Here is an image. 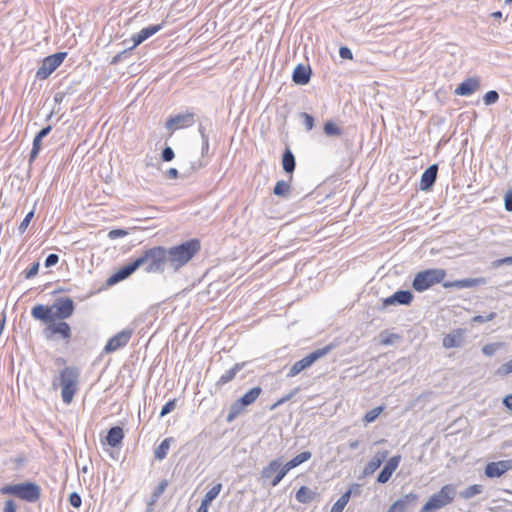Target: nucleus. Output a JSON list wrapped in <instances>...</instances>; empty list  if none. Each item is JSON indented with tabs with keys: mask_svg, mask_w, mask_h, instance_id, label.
Masks as SVG:
<instances>
[{
	"mask_svg": "<svg viewBox=\"0 0 512 512\" xmlns=\"http://www.w3.org/2000/svg\"><path fill=\"white\" fill-rule=\"evenodd\" d=\"M201 248L198 239H190L179 245L166 248V262L167 267L171 268L174 272L185 266Z\"/></svg>",
	"mask_w": 512,
	"mask_h": 512,
	"instance_id": "nucleus-1",
	"label": "nucleus"
},
{
	"mask_svg": "<svg viewBox=\"0 0 512 512\" xmlns=\"http://www.w3.org/2000/svg\"><path fill=\"white\" fill-rule=\"evenodd\" d=\"M165 253V247L154 246L144 249L135 260L138 262V267H143L146 273H163L167 267Z\"/></svg>",
	"mask_w": 512,
	"mask_h": 512,
	"instance_id": "nucleus-2",
	"label": "nucleus"
},
{
	"mask_svg": "<svg viewBox=\"0 0 512 512\" xmlns=\"http://www.w3.org/2000/svg\"><path fill=\"white\" fill-rule=\"evenodd\" d=\"M2 495H12L28 503H35L41 497V488L34 482L7 484L0 488Z\"/></svg>",
	"mask_w": 512,
	"mask_h": 512,
	"instance_id": "nucleus-3",
	"label": "nucleus"
},
{
	"mask_svg": "<svg viewBox=\"0 0 512 512\" xmlns=\"http://www.w3.org/2000/svg\"><path fill=\"white\" fill-rule=\"evenodd\" d=\"M446 270L431 268L418 272L412 282V287L417 292H423L435 284L443 282Z\"/></svg>",
	"mask_w": 512,
	"mask_h": 512,
	"instance_id": "nucleus-4",
	"label": "nucleus"
},
{
	"mask_svg": "<svg viewBox=\"0 0 512 512\" xmlns=\"http://www.w3.org/2000/svg\"><path fill=\"white\" fill-rule=\"evenodd\" d=\"M79 369L76 367H65L60 372V385H61V396L64 403L69 404L76 391H77V383L79 379Z\"/></svg>",
	"mask_w": 512,
	"mask_h": 512,
	"instance_id": "nucleus-5",
	"label": "nucleus"
},
{
	"mask_svg": "<svg viewBox=\"0 0 512 512\" xmlns=\"http://www.w3.org/2000/svg\"><path fill=\"white\" fill-rule=\"evenodd\" d=\"M456 496L455 486L452 484L444 485L440 491L433 494L429 500L422 506L419 512H430L438 510L450 504Z\"/></svg>",
	"mask_w": 512,
	"mask_h": 512,
	"instance_id": "nucleus-6",
	"label": "nucleus"
},
{
	"mask_svg": "<svg viewBox=\"0 0 512 512\" xmlns=\"http://www.w3.org/2000/svg\"><path fill=\"white\" fill-rule=\"evenodd\" d=\"M262 393V388L259 386L251 388L247 391L242 397L237 399L229 409V412L226 417V421L231 423L234 421L239 415H241L245 409V407L253 404L257 398Z\"/></svg>",
	"mask_w": 512,
	"mask_h": 512,
	"instance_id": "nucleus-7",
	"label": "nucleus"
},
{
	"mask_svg": "<svg viewBox=\"0 0 512 512\" xmlns=\"http://www.w3.org/2000/svg\"><path fill=\"white\" fill-rule=\"evenodd\" d=\"M332 349V345H327L325 347L319 348L305 356L299 361H296L287 374L288 377H294L298 375L303 370L309 368L313 363L317 360L328 354Z\"/></svg>",
	"mask_w": 512,
	"mask_h": 512,
	"instance_id": "nucleus-8",
	"label": "nucleus"
},
{
	"mask_svg": "<svg viewBox=\"0 0 512 512\" xmlns=\"http://www.w3.org/2000/svg\"><path fill=\"white\" fill-rule=\"evenodd\" d=\"M66 56V52H57L45 57L36 72V77L41 80L48 78L62 64Z\"/></svg>",
	"mask_w": 512,
	"mask_h": 512,
	"instance_id": "nucleus-9",
	"label": "nucleus"
},
{
	"mask_svg": "<svg viewBox=\"0 0 512 512\" xmlns=\"http://www.w3.org/2000/svg\"><path fill=\"white\" fill-rule=\"evenodd\" d=\"M52 307L55 321L57 319L63 320L69 318L75 310L74 302L69 297L57 298Z\"/></svg>",
	"mask_w": 512,
	"mask_h": 512,
	"instance_id": "nucleus-10",
	"label": "nucleus"
},
{
	"mask_svg": "<svg viewBox=\"0 0 512 512\" xmlns=\"http://www.w3.org/2000/svg\"><path fill=\"white\" fill-rule=\"evenodd\" d=\"M194 123L195 114L193 112H186L170 116L165 123V127L169 130H178L191 127Z\"/></svg>",
	"mask_w": 512,
	"mask_h": 512,
	"instance_id": "nucleus-11",
	"label": "nucleus"
},
{
	"mask_svg": "<svg viewBox=\"0 0 512 512\" xmlns=\"http://www.w3.org/2000/svg\"><path fill=\"white\" fill-rule=\"evenodd\" d=\"M418 506V494L411 492L396 500L387 512H410Z\"/></svg>",
	"mask_w": 512,
	"mask_h": 512,
	"instance_id": "nucleus-12",
	"label": "nucleus"
},
{
	"mask_svg": "<svg viewBox=\"0 0 512 512\" xmlns=\"http://www.w3.org/2000/svg\"><path fill=\"white\" fill-rule=\"evenodd\" d=\"M133 334L132 329H124L111 337L104 347L105 353H112L126 346Z\"/></svg>",
	"mask_w": 512,
	"mask_h": 512,
	"instance_id": "nucleus-13",
	"label": "nucleus"
},
{
	"mask_svg": "<svg viewBox=\"0 0 512 512\" xmlns=\"http://www.w3.org/2000/svg\"><path fill=\"white\" fill-rule=\"evenodd\" d=\"M46 338L50 339L53 335L58 334L62 339L68 341L71 338V327L67 322H52L45 329Z\"/></svg>",
	"mask_w": 512,
	"mask_h": 512,
	"instance_id": "nucleus-14",
	"label": "nucleus"
},
{
	"mask_svg": "<svg viewBox=\"0 0 512 512\" xmlns=\"http://www.w3.org/2000/svg\"><path fill=\"white\" fill-rule=\"evenodd\" d=\"M512 469V460L490 462L485 467V475L488 478H498Z\"/></svg>",
	"mask_w": 512,
	"mask_h": 512,
	"instance_id": "nucleus-15",
	"label": "nucleus"
},
{
	"mask_svg": "<svg viewBox=\"0 0 512 512\" xmlns=\"http://www.w3.org/2000/svg\"><path fill=\"white\" fill-rule=\"evenodd\" d=\"M137 269H139L138 262H136V260L133 259L128 264H126V265L122 266L120 269H118L113 275H111L107 280V284H109V285L116 284V283L128 278Z\"/></svg>",
	"mask_w": 512,
	"mask_h": 512,
	"instance_id": "nucleus-16",
	"label": "nucleus"
},
{
	"mask_svg": "<svg viewBox=\"0 0 512 512\" xmlns=\"http://www.w3.org/2000/svg\"><path fill=\"white\" fill-rule=\"evenodd\" d=\"M487 283L486 278L479 277V278H466V279H460L455 281H445L442 283L444 288H457V289H464V288H472L479 285H485Z\"/></svg>",
	"mask_w": 512,
	"mask_h": 512,
	"instance_id": "nucleus-17",
	"label": "nucleus"
},
{
	"mask_svg": "<svg viewBox=\"0 0 512 512\" xmlns=\"http://www.w3.org/2000/svg\"><path fill=\"white\" fill-rule=\"evenodd\" d=\"M413 301V294L409 290H398L383 300V307L390 305H409Z\"/></svg>",
	"mask_w": 512,
	"mask_h": 512,
	"instance_id": "nucleus-18",
	"label": "nucleus"
},
{
	"mask_svg": "<svg viewBox=\"0 0 512 512\" xmlns=\"http://www.w3.org/2000/svg\"><path fill=\"white\" fill-rule=\"evenodd\" d=\"M400 461H401L400 455H395V456L391 457L386 462V464L384 465V467L382 468L380 473L378 474L377 482L380 484H384V483L388 482L389 479L391 478L392 474L394 473V471L399 466Z\"/></svg>",
	"mask_w": 512,
	"mask_h": 512,
	"instance_id": "nucleus-19",
	"label": "nucleus"
},
{
	"mask_svg": "<svg viewBox=\"0 0 512 512\" xmlns=\"http://www.w3.org/2000/svg\"><path fill=\"white\" fill-rule=\"evenodd\" d=\"M31 315L35 320L48 323V325L55 321L52 306L37 304L32 308Z\"/></svg>",
	"mask_w": 512,
	"mask_h": 512,
	"instance_id": "nucleus-20",
	"label": "nucleus"
},
{
	"mask_svg": "<svg viewBox=\"0 0 512 512\" xmlns=\"http://www.w3.org/2000/svg\"><path fill=\"white\" fill-rule=\"evenodd\" d=\"M438 173V165H430L421 175L420 190L429 191L435 184Z\"/></svg>",
	"mask_w": 512,
	"mask_h": 512,
	"instance_id": "nucleus-21",
	"label": "nucleus"
},
{
	"mask_svg": "<svg viewBox=\"0 0 512 512\" xmlns=\"http://www.w3.org/2000/svg\"><path fill=\"white\" fill-rule=\"evenodd\" d=\"M480 87V80L476 77H470L461 82L455 89V94L460 96H469Z\"/></svg>",
	"mask_w": 512,
	"mask_h": 512,
	"instance_id": "nucleus-22",
	"label": "nucleus"
},
{
	"mask_svg": "<svg viewBox=\"0 0 512 512\" xmlns=\"http://www.w3.org/2000/svg\"><path fill=\"white\" fill-rule=\"evenodd\" d=\"M52 130V126L48 125L42 128L34 137L32 149L29 155V162H33L39 155V152L42 147V140L45 138Z\"/></svg>",
	"mask_w": 512,
	"mask_h": 512,
	"instance_id": "nucleus-23",
	"label": "nucleus"
},
{
	"mask_svg": "<svg viewBox=\"0 0 512 512\" xmlns=\"http://www.w3.org/2000/svg\"><path fill=\"white\" fill-rule=\"evenodd\" d=\"M161 28H162V26L160 24H158V25H151V26L141 29L138 33L134 34L131 37V40L133 41V44L131 46L135 49L138 45L143 43L149 37L156 34Z\"/></svg>",
	"mask_w": 512,
	"mask_h": 512,
	"instance_id": "nucleus-24",
	"label": "nucleus"
},
{
	"mask_svg": "<svg viewBox=\"0 0 512 512\" xmlns=\"http://www.w3.org/2000/svg\"><path fill=\"white\" fill-rule=\"evenodd\" d=\"M464 344V331L456 329L453 332L444 336L442 345L445 348H459Z\"/></svg>",
	"mask_w": 512,
	"mask_h": 512,
	"instance_id": "nucleus-25",
	"label": "nucleus"
},
{
	"mask_svg": "<svg viewBox=\"0 0 512 512\" xmlns=\"http://www.w3.org/2000/svg\"><path fill=\"white\" fill-rule=\"evenodd\" d=\"M388 456V451H378L373 458L365 465L363 469V475L369 476L372 475L377 469L380 468L381 464L386 460Z\"/></svg>",
	"mask_w": 512,
	"mask_h": 512,
	"instance_id": "nucleus-26",
	"label": "nucleus"
},
{
	"mask_svg": "<svg viewBox=\"0 0 512 512\" xmlns=\"http://www.w3.org/2000/svg\"><path fill=\"white\" fill-rule=\"evenodd\" d=\"M311 68L303 64H298L292 74V80L295 84L306 85L311 79Z\"/></svg>",
	"mask_w": 512,
	"mask_h": 512,
	"instance_id": "nucleus-27",
	"label": "nucleus"
},
{
	"mask_svg": "<svg viewBox=\"0 0 512 512\" xmlns=\"http://www.w3.org/2000/svg\"><path fill=\"white\" fill-rule=\"evenodd\" d=\"M124 438V431L120 426H113L108 430L106 443L111 447L119 446Z\"/></svg>",
	"mask_w": 512,
	"mask_h": 512,
	"instance_id": "nucleus-28",
	"label": "nucleus"
},
{
	"mask_svg": "<svg viewBox=\"0 0 512 512\" xmlns=\"http://www.w3.org/2000/svg\"><path fill=\"white\" fill-rule=\"evenodd\" d=\"M245 366V362H242V363H236L232 368H230L229 370H227L224 374H222L219 378V380L217 381V385L218 386H223L227 383H229L230 381H232L236 374L242 370V368Z\"/></svg>",
	"mask_w": 512,
	"mask_h": 512,
	"instance_id": "nucleus-29",
	"label": "nucleus"
},
{
	"mask_svg": "<svg viewBox=\"0 0 512 512\" xmlns=\"http://www.w3.org/2000/svg\"><path fill=\"white\" fill-rule=\"evenodd\" d=\"M282 167L283 170L288 174H292L295 170V156L289 148H286L282 155Z\"/></svg>",
	"mask_w": 512,
	"mask_h": 512,
	"instance_id": "nucleus-30",
	"label": "nucleus"
},
{
	"mask_svg": "<svg viewBox=\"0 0 512 512\" xmlns=\"http://www.w3.org/2000/svg\"><path fill=\"white\" fill-rule=\"evenodd\" d=\"M355 488L358 490L359 486L354 485L350 489H348L345 493H343L340 498L335 502V504L332 506L330 512H342L347 503L349 502V499L352 494V489Z\"/></svg>",
	"mask_w": 512,
	"mask_h": 512,
	"instance_id": "nucleus-31",
	"label": "nucleus"
},
{
	"mask_svg": "<svg viewBox=\"0 0 512 512\" xmlns=\"http://www.w3.org/2000/svg\"><path fill=\"white\" fill-rule=\"evenodd\" d=\"M316 497V493L307 486H301L296 492L295 498L301 503H310Z\"/></svg>",
	"mask_w": 512,
	"mask_h": 512,
	"instance_id": "nucleus-32",
	"label": "nucleus"
},
{
	"mask_svg": "<svg viewBox=\"0 0 512 512\" xmlns=\"http://www.w3.org/2000/svg\"><path fill=\"white\" fill-rule=\"evenodd\" d=\"M280 468V458L272 460L267 466L262 469L261 477L265 480L273 479L276 475L277 469Z\"/></svg>",
	"mask_w": 512,
	"mask_h": 512,
	"instance_id": "nucleus-33",
	"label": "nucleus"
},
{
	"mask_svg": "<svg viewBox=\"0 0 512 512\" xmlns=\"http://www.w3.org/2000/svg\"><path fill=\"white\" fill-rule=\"evenodd\" d=\"M291 187L290 184L284 180L278 181L273 189V193L276 196L282 197V198H288L290 196Z\"/></svg>",
	"mask_w": 512,
	"mask_h": 512,
	"instance_id": "nucleus-34",
	"label": "nucleus"
},
{
	"mask_svg": "<svg viewBox=\"0 0 512 512\" xmlns=\"http://www.w3.org/2000/svg\"><path fill=\"white\" fill-rule=\"evenodd\" d=\"M172 438H165L154 451V457L157 460H163L169 451Z\"/></svg>",
	"mask_w": 512,
	"mask_h": 512,
	"instance_id": "nucleus-35",
	"label": "nucleus"
},
{
	"mask_svg": "<svg viewBox=\"0 0 512 512\" xmlns=\"http://www.w3.org/2000/svg\"><path fill=\"white\" fill-rule=\"evenodd\" d=\"M312 454L310 451H303L293 457L290 461L287 462L288 469H293L300 464L308 461L311 458Z\"/></svg>",
	"mask_w": 512,
	"mask_h": 512,
	"instance_id": "nucleus-36",
	"label": "nucleus"
},
{
	"mask_svg": "<svg viewBox=\"0 0 512 512\" xmlns=\"http://www.w3.org/2000/svg\"><path fill=\"white\" fill-rule=\"evenodd\" d=\"M290 470L291 469H288L287 463L283 465L280 459V468L277 469L276 475L271 480V485L273 487L277 486Z\"/></svg>",
	"mask_w": 512,
	"mask_h": 512,
	"instance_id": "nucleus-37",
	"label": "nucleus"
},
{
	"mask_svg": "<svg viewBox=\"0 0 512 512\" xmlns=\"http://www.w3.org/2000/svg\"><path fill=\"white\" fill-rule=\"evenodd\" d=\"M323 130L327 136H340L342 134L341 128L333 121L325 122Z\"/></svg>",
	"mask_w": 512,
	"mask_h": 512,
	"instance_id": "nucleus-38",
	"label": "nucleus"
},
{
	"mask_svg": "<svg viewBox=\"0 0 512 512\" xmlns=\"http://www.w3.org/2000/svg\"><path fill=\"white\" fill-rule=\"evenodd\" d=\"M222 489L221 483H218L214 485L204 496L203 500L204 502L210 504L220 493Z\"/></svg>",
	"mask_w": 512,
	"mask_h": 512,
	"instance_id": "nucleus-39",
	"label": "nucleus"
},
{
	"mask_svg": "<svg viewBox=\"0 0 512 512\" xmlns=\"http://www.w3.org/2000/svg\"><path fill=\"white\" fill-rule=\"evenodd\" d=\"M483 491V486L482 485H471L469 487H467L462 493V497L465 498V499H469L475 495H478L480 493H482Z\"/></svg>",
	"mask_w": 512,
	"mask_h": 512,
	"instance_id": "nucleus-40",
	"label": "nucleus"
},
{
	"mask_svg": "<svg viewBox=\"0 0 512 512\" xmlns=\"http://www.w3.org/2000/svg\"><path fill=\"white\" fill-rule=\"evenodd\" d=\"M399 339H400V336L398 334L384 332L381 334L380 343H381V345L388 346V345L394 344L395 341L399 340Z\"/></svg>",
	"mask_w": 512,
	"mask_h": 512,
	"instance_id": "nucleus-41",
	"label": "nucleus"
},
{
	"mask_svg": "<svg viewBox=\"0 0 512 512\" xmlns=\"http://www.w3.org/2000/svg\"><path fill=\"white\" fill-rule=\"evenodd\" d=\"M133 49L134 48L132 46H129V47H126L124 50L120 51L118 54H116L112 58L111 64L115 65V64L123 61L125 58H127L131 54Z\"/></svg>",
	"mask_w": 512,
	"mask_h": 512,
	"instance_id": "nucleus-42",
	"label": "nucleus"
},
{
	"mask_svg": "<svg viewBox=\"0 0 512 512\" xmlns=\"http://www.w3.org/2000/svg\"><path fill=\"white\" fill-rule=\"evenodd\" d=\"M511 373H512V359L503 363L501 366H499L495 372V374L497 376H501V377L507 376Z\"/></svg>",
	"mask_w": 512,
	"mask_h": 512,
	"instance_id": "nucleus-43",
	"label": "nucleus"
},
{
	"mask_svg": "<svg viewBox=\"0 0 512 512\" xmlns=\"http://www.w3.org/2000/svg\"><path fill=\"white\" fill-rule=\"evenodd\" d=\"M499 99V94L495 90H490L483 96V101L485 105H492L496 103Z\"/></svg>",
	"mask_w": 512,
	"mask_h": 512,
	"instance_id": "nucleus-44",
	"label": "nucleus"
},
{
	"mask_svg": "<svg viewBox=\"0 0 512 512\" xmlns=\"http://www.w3.org/2000/svg\"><path fill=\"white\" fill-rule=\"evenodd\" d=\"M382 410H383L382 407H376L374 409H371L370 411H368L365 414L364 421L366 423H371V422L375 421L377 419V417L379 416V414L381 413Z\"/></svg>",
	"mask_w": 512,
	"mask_h": 512,
	"instance_id": "nucleus-45",
	"label": "nucleus"
},
{
	"mask_svg": "<svg viewBox=\"0 0 512 512\" xmlns=\"http://www.w3.org/2000/svg\"><path fill=\"white\" fill-rule=\"evenodd\" d=\"M497 314L495 312H490L486 315H476L472 318V322L474 323H485L488 321H492L495 319Z\"/></svg>",
	"mask_w": 512,
	"mask_h": 512,
	"instance_id": "nucleus-46",
	"label": "nucleus"
},
{
	"mask_svg": "<svg viewBox=\"0 0 512 512\" xmlns=\"http://www.w3.org/2000/svg\"><path fill=\"white\" fill-rule=\"evenodd\" d=\"M39 267H40L39 262L32 263L31 266L24 271L25 278L31 279V278L35 277L38 274Z\"/></svg>",
	"mask_w": 512,
	"mask_h": 512,
	"instance_id": "nucleus-47",
	"label": "nucleus"
},
{
	"mask_svg": "<svg viewBox=\"0 0 512 512\" xmlns=\"http://www.w3.org/2000/svg\"><path fill=\"white\" fill-rule=\"evenodd\" d=\"M176 403H177V400L176 399H172V400H169L161 409L160 411V417H164L166 416L167 414L171 413L175 407H176Z\"/></svg>",
	"mask_w": 512,
	"mask_h": 512,
	"instance_id": "nucleus-48",
	"label": "nucleus"
},
{
	"mask_svg": "<svg viewBox=\"0 0 512 512\" xmlns=\"http://www.w3.org/2000/svg\"><path fill=\"white\" fill-rule=\"evenodd\" d=\"M300 116H301V117L303 118V120H304V121H303V124H304V126H305L306 130H307V131L312 130V129H313V127H314V122H315V121H314V117H313L312 115L308 114V113H305V112L301 113V114H300Z\"/></svg>",
	"mask_w": 512,
	"mask_h": 512,
	"instance_id": "nucleus-49",
	"label": "nucleus"
},
{
	"mask_svg": "<svg viewBox=\"0 0 512 512\" xmlns=\"http://www.w3.org/2000/svg\"><path fill=\"white\" fill-rule=\"evenodd\" d=\"M33 217H34V211H30L29 213L26 214V216L24 217V219L22 220V222L20 223V225L18 227V230L20 233L25 232V230L29 226L30 221L32 220Z\"/></svg>",
	"mask_w": 512,
	"mask_h": 512,
	"instance_id": "nucleus-50",
	"label": "nucleus"
},
{
	"mask_svg": "<svg viewBox=\"0 0 512 512\" xmlns=\"http://www.w3.org/2000/svg\"><path fill=\"white\" fill-rule=\"evenodd\" d=\"M299 389L298 388H295L294 390H292L290 393H288L287 395L281 397L272 407L271 409H274L284 403H286L287 401H289L290 399H292L297 393H298Z\"/></svg>",
	"mask_w": 512,
	"mask_h": 512,
	"instance_id": "nucleus-51",
	"label": "nucleus"
},
{
	"mask_svg": "<svg viewBox=\"0 0 512 512\" xmlns=\"http://www.w3.org/2000/svg\"><path fill=\"white\" fill-rule=\"evenodd\" d=\"M499 344L498 343H490L486 344L482 347V352L486 356H493L496 351L498 350Z\"/></svg>",
	"mask_w": 512,
	"mask_h": 512,
	"instance_id": "nucleus-52",
	"label": "nucleus"
},
{
	"mask_svg": "<svg viewBox=\"0 0 512 512\" xmlns=\"http://www.w3.org/2000/svg\"><path fill=\"white\" fill-rule=\"evenodd\" d=\"M127 235H128V231L127 230H124V229H113V230L109 231L108 238L110 240H115V239H118V238L125 237Z\"/></svg>",
	"mask_w": 512,
	"mask_h": 512,
	"instance_id": "nucleus-53",
	"label": "nucleus"
},
{
	"mask_svg": "<svg viewBox=\"0 0 512 512\" xmlns=\"http://www.w3.org/2000/svg\"><path fill=\"white\" fill-rule=\"evenodd\" d=\"M175 153L170 146H166L161 153V158L165 162H170L174 159Z\"/></svg>",
	"mask_w": 512,
	"mask_h": 512,
	"instance_id": "nucleus-54",
	"label": "nucleus"
},
{
	"mask_svg": "<svg viewBox=\"0 0 512 512\" xmlns=\"http://www.w3.org/2000/svg\"><path fill=\"white\" fill-rule=\"evenodd\" d=\"M69 503L73 508H79L82 503L81 496L77 492H72L69 495Z\"/></svg>",
	"mask_w": 512,
	"mask_h": 512,
	"instance_id": "nucleus-55",
	"label": "nucleus"
},
{
	"mask_svg": "<svg viewBox=\"0 0 512 512\" xmlns=\"http://www.w3.org/2000/svg\"><path fill=\"white\" fill-rule=\"evenodd\" d=\"M503 265H512V256L504 257L501 259H497L492 262V266L494 268H498Z\"/></svg>",
	"mask_w": 512,
	"mask_h": 512,
	"instance_id": "nucleus-56",
	"label": "nucleus"
},
{
	"mask_svg": "<svg viewBox=\"0 0 512 512\" xmlns=\"http://www.w3.org/2000/svg\"><path fill=\"white\" fill-rule=\"evenodd\" d=\"M59 261V256L55 253L49 254L45 259V267L49 268L55 266Z\"/></svg>",
	"mask_w": 512,
	"mask_h": 512,
	"instance_id": "nucleus-57",
	"label": "nucleus"
},
{
	"mask_svg": "<svg viewBox=\"0 0 512 512\" xmlns=\"http://www.w3.org/2000/svg\"><path fill=\"white\" fill-rule=\"evenodd\" d=\"M339 55L342 59H347V60L353 59V53H352L351 49L347 46L340 47Z\"/></svg>",
	"mask_w": 512,
	"mask_h": 512,
	"instance_id": "nucleus-58",
	"label": "nucleus"
},
{
	"mask_svg": "<svg viewBox=\"0 0 512 512\" xmlns=\"http://www.w3.org/2000/svg\"><path fill=\"white\" fill-rule=\"evenodd\" d=\"M504 207L506 211L512 212V191H508L504 196Z\"/></svg>",
	"mask_w": 512,
	"mask_h": 512,
	"instance_id": "nucleus-59",
	"label": "nucleus"
},
{
	"mask_svg": "<svg viewBox=\"0 0 512 512\" xmlns=\"http://www.w3.org/2000/svg\"><path fill=\"white\" fill-rule=\"evenodd\" d=\"M166 487H167L166 480H163L162 482H160L159 485L155 488V490L153 492V497L158 498L165 491Z\"/></svg>",
	"mask_w": 512,
	"mask_h": 512,
	"instance_id": "nucleus-60",
	"label": "nucleus"
},
{
	"mask_svg": "<svg viewBox=\"0 0 512 512\" xmlns=\"http://www.w3.org/2000/svg\"><path fill=\"white\" fill-rule=\"evenodd\" d=\"M16 504L13 500L8 499L5 501L3 512H16Z\"/></svg>",
	"mask_w": 512,
	"mask_h": 512,
	"instance_id": "nucleus-61",
	"label": "nucleus"
},
{
	"mask_svg": "<svg viewBox=\"0 0 512 512\" xmlns=\"http://www.w3.org/2000/svg\"><path fill=\"white\" fill-rule=\"evenodd\" d=\"M209 151V137H204V139H202V148H201V153H202V156H205Z\"/></svg>",
	"mask_w": 512,
	"mask_h": 512,
	"instance_id": "nucleus-62",
	"label": "nucleus"
},
{
	"mask_svg": "<svg viewBox=\"0 0 512 512\" xmlns=\"http://www.w3.org/2000/svg\"><path fill=\"white\" fill-rule=\"evenodd\" d=\"M503 405L509 409V410H512V394L510 395H507L504 397L503 399Z\"/></svg>",
	"mask_w": 512,
	"mask_h": 512,
	"instance_id": "nucleus-63",
	"label": "nucleus"
},
{
	"mask_svg": "<svg viewBox=\"0 0 512 512\" xmlns=\"http://www.w3.org/2000/svg\"><path fill=\"white\" fill-rule=\"evenodd\" d=\"M166 177L169 179H175L178 177V170L176 168H170L166 172Z\"/></svg>",
	"mask_w": 512,
	"mask_h": 512,
	"instance_id": "nucleus-64",
	"label": "nucleus"
}]
</instances>
